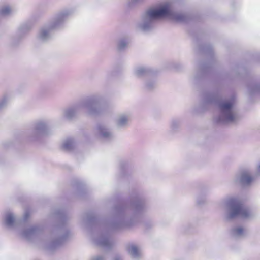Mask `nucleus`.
<instances>
[{"label": "nucleus", "instance_id": "6", "mask_svg": "<svg viewBox=\"0 0 260 260\" xmlns=\"http://www.w3.org/2000/svg\"><path fill=\"white\" fill-rule=\"evenodd\" d=\"M166 9L162 5L158 8H150L145 11L141 15L139 20L136 24L137 30L147 32L152 30L156 22L164 17Z\"/></svg>", "mask_w": 260, "mask_h": 260}, {"label": "nucleus", "instance_id": "12", "mask_svg": "<svg viewBox=\"0 0 260 260\" xmlns=\"http://www.w3.org/2000/svg\"><path fill=\"white\" fill-rule=\"evenodd\" d=\"M95 244L105 249H110L114 245L113 240L107 235L101 234L97 237L93 238Z\"/></svg>", "mask_w": 260, "mask_h": 260}, {"label": "nucleus", "instance_id": "21", "mask_svg": "<svg viewBox=\"0 0 260 260\" xmlns=\"http://www.w3.org/2000/svg\"><path fill=\"white\" fill-rule=\"evenodd\" d=\"M157 86V83L155 79H148L145 82L144 88L147 91H151Z\"/></svg>", "mask_w": 260, "mask_h": 260}, {"label": "nucleus", "instance_id": "14", "mask_svg": "<svg viewBox=\"0 0 260 260\" xmlns=\"http://www.w3.org/2000/svg\"><path fill=\"white\" fill-rule=\"evenodd\" d=\"M131 115L129 113H121L115 119V126L118 129H126L129 126Z\"/></svg>", "mask_w": 260, "mask_h": 260}, {"label": "nucleus", "instance_id": "9", "mask_svg": "<svg viewBox=\"0 0 260 260\" xmlns=\"http://www.w3.org/2000/svg\"><path fill=\"white\" fill-rule=\"evenodd\" d=\"M162 7H165L166 9L164 17H167L172 20L178 23L186 22L189 19V17L186 13L175 10L170 3L162 4Z\"/></svg>", "mask_w": 260, "mask_h": 260}, {"label": "nucleus", "instance_id": "30", "mask_svg": "<svg viewBox=\"0 0 260 260\" xmlns=\"http://www.w3.org/2000/svg\"><path fill=\"white\" fill-rule=\"evenodd\" d=\"M203 52L207 54H212V49L210 46H205L201 49Z\"/></svg>", "mask_w": 260, "mask_h": 260}, {"label": "nucleus", "instance_id": "33", "mask_svg": "<svg viewBox=\"0 0 260 260\" xmlns=\"http://www.w3.org/2000/svg\"><path fill=\"white\" fill-rule=\"evenodd\" d=\"M257 173L258 175H260V162L258 164V165L257 166Z\"/></svg>", "mask_w": 260, "mask_h": 260}, {"label": "nucleus", "instance_id": "23", "mask_svg": "<svg viewBox=\"0 0 260 260\" xmlns=\"http://www.w3.org/2000/svg\"><path fill=\"white\" fill-rule=\"evenodd\" d=\"M76 145V143L74 139L69 138L67 139L63 143V148L66 150H71L73 149Z\"/></svg>", "mask_w": 260, "mask_h": 260}, {"label": "nucleus", "instance_id": "1", "mask_svg": "<svg viewBox=\"0 0 260 260\" xmlns=\"http://www.w3.org/2000/svg\"><path fill=\"white\" fill-rule=\"evenodd\" d=\"M212 106H216L218 109L219 114L215 119L217 123L232 124L239 120V116L234 96L222 98L218 91L204 93L199 105L198 110L203 112Z\"/></svg>", "mask_w": 260, "mask_h": 260}, {"label": "nucleus", "instance_id": "28", "mask_svg": "<svg viewBox=\"0 0 260 260\" xmlns=\"http://www.w3.org/2000/svg\"><path fill=\"white\" fill-rule=\"evenodd\" d=\"M248 90L250 94L260 93V85L254 84L250 85L248 87Z\"/></svg>", "mask_w": 260, "mask_h": 260}, {"label": "nucleus", "instance_id": "25", "mask_svg": "<svg viewBox=\"0 0 260 260\" xmlns=\"http://www.w3.org/2000/svg\"><path fill=\"white\" fill-rule=\"evenodd\" d=\"M145 0H128L125 6L128 9L135 8L138 4L144 2Z\"/></svg>", "mask_w": 260, "mask_h": 260}, {"label": "nucleus", "instance_id": "10", "mask_svg": "<svg viewBox=\"0 0 260 260\" xmlns=\"http://www.w3.org/2000/svg\"><path fill=\"white\" fill-rule=\"evenodd\" d=\"M252 181L250 172L247 169H243L238 172L233 178V182L242 186H249Z\"/></svg>", "mask_w": 260, "mask_h": 260}, {"label": "nucleus", "instance_id": "31", "mask_svg": "<svg viewBox=\"0 0 260 260\" xmlns=\"http://www.w3.org/2000/svg\"><path fill=\"white\" fill-rule=\"evenodd\" d=\"M105 257L104 256L102 255H98L94 256L91 258V260H105Z\"/></svg>", "mask_w": 260, "mask_h": 260}, {"label": "nucleus", "instance_id": "4", "mask_svg": "<svg viewBox=\"0 0 260 260\" xmlns=\"http://www.w3.org/2000/svg\"><path fill=\"white\" fill-rule=\"evenodd\" d=\"M103 100V97L100 94H94L86 97L76 105L64 110L63 116L68 119H71L83 109H86L87 113L90 116L100 115L103 112L100 105Z\"/></svg>", "mask_w": 260, "mask_h": 260}, {"label": "nucleus", "instance_id": "29", "mask_svg": "<svg viewBox=\"0 0 260 260\" xmlns=\"http://www.w3.org/2000/svg\"><path fill=\"white\" fill-rule=\"evenodd\" d=\"M180 121L177 119H173L171 122V128L172 130L175 131L180 127Z\"/></svg>", "mask_w": 260, "mask_h": 260}, {"label": "nucleus", "instance_id": "19", "mask_svg": "<svg viewBox=\"0 0 260 260\" xmlns=\"http://www.w3.org/2000/svg\"><path fill=\"white\" fill-rule=\"evenodd\" d=\"M127 251L133 259H138L141 256L140 249L135 245H129L127 248Z\"/></svg>", "mask_w": 260, "mask_h": 260}, {"label": "nucleus", "instance_id": "13", "mask_svg": "<svg viewBox=\"0 0 260 260\" xmlns=\"http://www.w3.org/2000/svg\"><path fill=\"white\" fill-rule=\"evenodd\" d=\"M96 131L99 137L103 140L109 141L114 138L112 129L105 124H98L96 126Z\"/></svg>", "mask_w": 260, "mask_h": 260}, {"label": "nucleus", "instance_id": "17", "mask_svg": "<svg viewBox=\"0 0 260 260\" xmlns=\"http://www.w3.org/2000/svg\"><path fill=\"white\" fill-rule=\"evenodd\" d=\"M96 221V218L92 213H86L81 216V222L84 227H88L94 224Z\"/></svg>", "mask_w": 260, "mask_h": 260}, {"label": "nucleus", "instance_id": "5", "mask_svg": "<svg viewBox=\"0 0 260 260\" xmlns=\"http://www.w3.org/2000/svg\"><path fill=\"white\" fill-rule=\"evenodd\" d=\"M72 14L71 9L62 10L56 13L47 24L40 28L37 35L39 41L46 42L50 40L52 37V31L63 29L67 20Z\"/></svg>", "mask_w": 260, "mask_h": 260}, {"label": "nucleus", "instance_id": "22", "mask_svg": "<svg viewBox=\"0 0 260 260\" xmlns=\"http://www.w3.org/2000/svg\"><path fill=\"white\" fill-rule=\"evenodd\" d=\"M149 73L150 70L144 67H138L135 69V74L139 77L146 76Z\"/></svg>", "mask_w": 260, "mask_h": 260}, {"label": "nucleus", "instance_id": "20", "mask_svg": "<svg viewBox=\"0 0 260 260\" xmlns=\"http://www.w3.org/2000/svg\"><path fill=\"white\" fill-rule=\"evenodd\" d=\"M208 68L209 66L207 64H198L197 73L194 76L195 79H197L203 75L207 72Z\"/></svg>", "mask_w": 260, "mask_h": 260}, {"label": "nucleus", "instance_id": "2", "mask_svg": "<svg viewBox=\"0 0 260 260\" xmlns=\"http://www.w3.org/2000/svg\"><path fill=\"white\" fill-rule=\"evenodd\" d=\"M146 208L144 200L139 197L133 200L129 205H118L114 209L113 217L105 224L104 228L108 231H114L131 226Z\"/></svg>", "mask_w": 260, "mask_h": 260}, {"label": "nucleus", "instance_id": "32", "mask_svg": "<svg viewBox=\"0 0 260 260\" xmlns=\"http://www.w3.org/2000/svg\"><path fill=\"white\" fill-rule=\"evenodd\" d=\"M205 201H206L205 199H203L202 201H201L200 200L199 197L197 199V203L199 205H201V204H203L205 202Z\"/></svg>", "mask_w": 260, "mask_h": 260}, {"label": "nucleus", "instance_id": "26", "mask_svg": "<svg viewBox=\"0 0 260 260\" xmlns=\"http://www.w3.org/2000/svg\"><path fill=\"white\" fill-rule=\"evenodd\" d=\"M12 12V8L9 5H5L2 7L0 9V14L4 16H8L11 14Z\"/></svg>", "mask_w": 260, "mask_h": 260}, {"label": "nucleus", "instance_id": "7", "mask_svg": "<svg viewBox=\"0 0 260 260\" xmlns=\"http://www.w3.org/2000/svg\"><path fill=\"white\" fill-rule=\"evenodd\" d=\"M226 211V218L231 220L240 217L245 219H250L255 215L252 209L243 206L241 201L236 198H230L223 202Z\"/></svg>", "mask_w": 260, "mask_h": 260}, {"label": "nucleus", "instance_id": "8", "mask_svg": "<svg viewBox=\"0 0 260 260\" xmlns=\"http://www.w3.org/2000/svg\"><path fill=\"white\" fill-rule=\"evenodd\" d=\"M50 132L49 122L47 120H40L33 124L28 131V137L30 141H36L48 135Z\"/></svg>", "mask_w": 260, "mask_h": 260}, {"label": "nucleus", "instance_id": "24", "mask_svg": "<svg viewBox=\"0 0 260 260\" xmlns=\"http://www.w3.org/2000/svg\"><path fill=\"white\" fill-rule=\"evenodd\" d=\"M129 44L128 39L127 38H121L117 42V49L119 51H123L127 48Z\"/></svg>", "mask_w": 260, "mask_h": 260}, {"label": "nucleus", "instance_id": "27", "mask_svg": "<svg viewBox=\"0 0 260 260\" xmlns=\"http://www.w3.org/2000/svg\"><path fill=\"white\" fill-rule=\"evenodd\" d=\"M9 97L5 94L0 98V113L7 107Z\"/></svg>", "mask_w": 260, "mask_h": 260}, {"label": "nucleus", "instance_id": "34", "mask_svg": "<svg viewBox=\"0 0 260 260\" xmlns=\"http://www.w3.org/2000/svg\"><path fill=\"white\" fill-rule=\"evenodd\" d=\"M114 260H122L121 258L119 257V256H116L115 258H114Z\"/></svg>", "mask_w": 260, "mask_h": 260}, {"label": "nucleus", "instance_id": "16", "mask_svg": "<svg viewBox=\"0 0 260 260\" xmlns=\"http://www.w3.org/2000/svg\"><path fill=\"white\" fill-rule=\"evenodd\" d=\"M247 230L243 226L237 225L231 228L230 234L231 236L236 239H241L246 236Z\"/></svg>", "mask_w": 260, "mask_h": 260}, {"label": "nucleus", "instance_id": "11", "mask_svg": "<svg viewBox=\"0 0 260 260\" xmlns=\"http://www.w3.org/2000/svg\"><path fill=\"white\" fill-rule=\"evenodd\" d=\"M29 216L28 211H26L24 213L23 219L22 220H18L16 218L13 213L11 212H7L4 217L5 224L10 228H16L22 222L26 221Z\"/></svg>", "mask_w": 260, "mask_h": 260}, {"label": "nucleus", "instance_id": "18", "mask_svg": "<svg viewBox=\"0 0 260 260\" xmlns=\"http://www.w3.org/2000/svg\"><path fill=\"white\" fill-rule=\"evenodd\" d=\"M34 24V21L31 20H29L22 23L18 28L17 31L18 35L20 37H22L27 34L32 29Z\"/></svg>", "mask_w": 260, "mask_h": 260}, {"label": "nucleus", "instance_id": "15", "mask_svg": "<svg viewBox=\"0 0 260 260\" xmlns=\"http://www.w3.org/2000/svg\"><path fill=\"white\" fill-rule=\"evenodd\" d=\"M42 230L39 225H34L25 229L21 234L27 239L31 240L39 235Z\"/></svg>", "mask_w": 260, "mask_h": 260}, {"label": "nucleus", "instance_id": "3", "mask_svg": "<svg viewBox=\"0 0 260 260\" xmlns=\"http://www.w3.org/2000/svg\"><path fill=\"white\" fill-rule=\"evenodd\" d=\"M59 220V224L52 230L49 236L44 242V247L50 251H53L62 246L71 236L72 234L65 224L66 215L60 211L56 214Z\"/></svg>", "mask_w": 260, "mask_h": 260}]
</instances>
